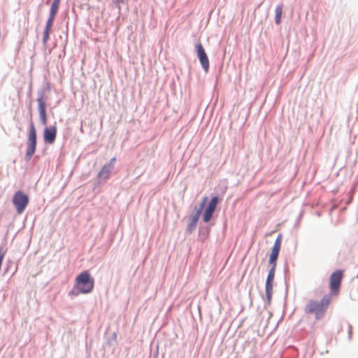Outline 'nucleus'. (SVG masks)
Returning a JSON list of instances; mask_svg holds the SVG:
<instances>
[{"mask_svg":"<svg viewBox=\"0 0 358 358\" xmlns=\"http://www.w3.org/2000/svg\"><path fill=\"white\" fill-rule=\"evenodd\" d=\"M221 199L217 194H215L208 199V196H204L199 206L195 205L194 209L195 213L189 217V222L186 228V233L191 234L195 230L197 223L201 216L202 222L209 223L213 217L218 203Z\"/></svg>","mask_w":358,"mask_h":358,"instance_id":"nucleus-1","label":"nucleus"},{"mask_svg":"<svg viewBox=\"0 0 358 358\" xmlns=\"http://www.w3.org/2000/svg\"><path fill=\"white\" fill-rule=\"evenodd\" d=\"M94 287V279L87 270L80 272L75 279L73 287L69 292V296L91 293Z\"/></svg>","mask_w":358,"mask_h":358,"instance_id":"nucleus-2","label":"nucleus"},{"mask_svg":"<svg viewBox=\"0 0 358 358\" xmlns=\"http://www.w3.org/2000/svg\"><path fill=\"white\" fill-rule=\"evenodd\" d=\"M331 302V296L325 294L320 301L310 300L305 306L304 311L306 314H315V320H321Z\"/></svg>","mask_w":358,"mask_h":358,"instance_id":"nucleus-3","label":"nucleus"},{"mask_svg":"<svg viewBox=\"0 0 358 358\" xmlns=\"http://www.w3.org/2000/svg\"><path fill=\"white\" fill-rule=\"evenodd\" d=\"M37 146V133L36 127L32 121V119H30L29 131L27 135V150L24 155V161L26 162H29L31 161L32 157L36 150Z\"/></svg>","mask_w":358,"mask_h":358,"instance_id":"nucleus-4","label":"nucleus"},{"mask_svg":"<svg viewBox=\"0 0 358 358\" xmlns=\"http://www.w3.org/2000/svg\"><path fill=\"white\" fill-rule=\"evenodd\" d=\"M29 202V196L23 191L18 190L15 192L13 196V203L18 214H21L24 212Z\"/></svg>","mask_w":358,"mask_h":358,"instance_id":"nucleus-5","label":"nucleus"},{"mask_svg":"<svg viewBox=\"0 0 358 358\" xmlns=\"http://www.w3.org/2000/svg\"><path fill=\"white\" fill-rule=\"evenodd\" d=\"M343 277V271L337 269L329 277V289L331 295H337L339 293L341 281Z\"/></svg>","mask_w":358,"mask_h":358,"instance_id":"nucleus-6","label":"nucleus"},{"mask_svg":"<svg viewBox=\"0 0 358 358\" xmlns=\"http://www.w3.org/2000/svg\"><path fill=\"white\" fill-rule=\"evenodd\" d=\"M194 50L201 68L206 73L208 72L210 68L208 57L201 42H198L195 44Z\"/></svg>","mask_w":358,"mask_h":358,"instance_id":"nucleus-7","label":"nucleus"},{"mask_svg":"<svg viewBox=\"0 0 358 358\" xmlns=\"http://www.w3.org/2000/svg\"><path fill=\"white\" fill-rule=\"evenodd\" d=\"M275 273V270L269 269L266 277L265 283V295L266 299L264 304L265 308L269 306L271 303Z\"/></svg>","mask_w":358,"mask_h":358,"instance_id":"nucleus-8","label":"nucleus"},{"mask_svg":"<svg viewBox=\"0 0 358 358\" xmlns=\"http://www.w3.org/2000/svg\"><path fill=\"white\" fill-rule=\"evenodd\" d=\"M57 129L55 124L45 127L43 129V138L45 143L53 144L57 138Z\"/></svg>","mask_w":358,"mask_h":358,"instance_id":"nucleus-9","label":"nucleus"},{"mask_svg":"<svg viewBox=\"0 0 358 358\" xmlns=\"http://www.w3.org/2000/svg\"><path fill=\"white\" fill-rule=\"evenodd\" d=\"M113 169L104 164L99 171L95 181V185H101L110 178Z\"/></svg>","mask_w":358,"mask_h":358,"instance_id":"nucleus-10","label":"nucleus"},{"mask_svg":"<svg viewBox=\"0 0 358 358\" xmlns=\"http://www.w3.org/2000/svg\"><path fill=\"white\" fill-rule=\"evenodd\" d=\"M207 224H208L206 226L200 225L199 228V236L202 241H204L208 238L211 226L213 225V223L210 222Z\"/></svg>","mask_w":358,"mask_h":358,"instance_id":"nucleus-11","label":"nucleus"},{"mask_svg":"<svg viewBox=\"0 0 358 358\" xmlns=\"http://www.w3.org/2000/svg\"><path fill=\"white\" fill-rule=\"evenodd\" d=\"M36 101L38 112L47 111L46 98L43 96L42 92L38 96Z\"/></svg>","mask_w":358,"mask_h":358,"instance_id":"nucleus-12","label":"nucleus"},{"mask_svg":"<svg viewBox=\"0 0 358 358\" xmlns=\"http://www.w3.org/2000/svg\"><path fill=\"white\" fill-rule=\"evenodd\" d=\"M282 3H279L276 6L275 9V23L276 24H280L282 22Z\"/></svg>","mask_w":358,"mask_h":358,"instance_id":"nucleus-13","label":"nucleus"},{"mask_svg":"<svg viewBox=\"0 0 358 358\" xmlns=\"http://www.w3.org/2000/svg\"><path fill=\"white\" fill-rule=\"evenodd\" d=\"M51 90V87H50V84L49 82H46L44 83V85L41 87L38 91H37V96H39L40 95V93H43V96H45V94L47 92H49Z\"/></svg>","mask_w":358,"mask_h":358,"instance_id":"nucleus-14","label":"nucleus"},{"mask_svg":"<svg viewBox=\"0 0 358 358\" xmlns=\"http://www.w3.org/2000/svg\"><path fill=\"white\" fill-rule=\"evenodd\" d=\"M61 0H53L51 3L50 13L57 14Z\"/></svg>","mask_w":358,"mask_h":358,"instance_id":"nucleus-15","label":"nucleus"},{"mask_svg":"<svg viewBox=\"0 0 358 358\" xmlns=\"http://www.w3.org/2000/svg\"><path fill=\"white\" fill-rule=\"evenodd\" d=\"M280 248H281L280 246H278L277 245H273L271 248V252L269 256H271L272 257H273L278 258Z\"/></svg>","mask_w":358,"mask_h":358,"instance_id":"nucleus-16","label":"nucleus"},{"mask_svg":"<svg viewBox=\"0 0 358 358\" xmlns=\"http://www.w3.org/2000/svg\"><path fill=\"white\" fill-rule=\"evenodd\" d=\"M40 122L43 125H46L48 122L47 111L38 112Z\"/></svg>","mask_w":358,"mask_h":358,"instance_id":"nucleus-17","label":"nucleus"},{"mask_svg":"<svg viewBox=\"0 0 358 358\" xmlns=\"http://www.w3.org/2000/svg\"><path fill=\"white\" fill-rule=\"evenodd\" d=\"M56 15H57V14L52 13L49 12V16H48V20L46 21L45 24L52 27V26L54 24V22H55Z\"/></svg>","mask_w":358,"mask_h":358,"instance_id":"nucleus-18","label":"nucleus"},{"mask_svg":"<svg viewBox=\"0 0 358 358\" xmlns=\"http://www.w3.org/2000/svg\"><path fill=\"white\" fill-rule=\"evenodd\" d=\"M278 258L269 256L268 264L271 266L270 269L275 270Z\"/></svg>","mask_w":358,"mask_h":358,"instance_id":"nucleus-19","label":"nucleus"},{"mask_svg":"<svg viewBox=\"0 0 358 358\" xmlns=\"http://www.w3.org/2000/svg\"><path fill=\"white\" fill-rule=\"evenodd\" d=\"M128 1V0H113L112 3L115 5V6L118 9L119 13L121 10L120 4H124Z\"/></svg>","mask_w":358,"mask_h":358,"instance_id":"nucleus-20","label":"nucleus"},{"mask_svg":"<svg viewBox=\"0 0 358 358\" xmlns=\"http://www.w3.org/2000/svg\"><path fill=\"white\" fill-rule=\"evenodd\" d=\"M50 35H49V34H43L42 43H43V46L44 49L47 48V43H48V40L50 39Z\"/></svg>","mask_w":358,"mask_h":358,"instance_id":"nucleus-21","label":"nucleus"},{"mask_svg":"<svg viewBox=\"0 0 358 358\" xmlns=\"http://www.w3.org/2000/svg\"><path fill=\"white\" fill-rule=\"evenodd\" d=\"M6 250L3 249V247H0V268L2 266L4 256L6 255Z\"/></svg>","mask_w":358,"mask_h":358,"instance_id":"nucleus-22","label":"nucleus"},{"mask_svg":"<svg viewBox=\"0 0 358 358\" xmlns=\"http://www.w3.org/2000/svg\"><path fill=\"white\" fill-rule=\"evenodd\" d=\"M282 235L281 234H279L275 240V242L273 243V245H277L278 246H280L281 247V243H282Z\"/></svg>","mask_w":358,"mask_h":358,"instance_id":"nucleus-23","label":"nucleus"},{"mask_svg":"<svg viewBox=\"0 0 358 358\" xmlns=\"http://www.w3.org/2000/svg\"><path fill=\"white\" fill-rule=\"evenodd\" d=\"M348 339L350 341L352 339V326L350 323H348Z\"/></svg>","mask_w":358,"mask_h":358,"instance_id":"nucleus-24","label":"nucleus"},{"mask_svg":"<svg viewBox=\"0 0 358 358\" xmlns=\"http://www.w3.org/2000/svg\"><path fill=\"white\" fill-rule=\"evenodd\" d=\"M115 161H116V158L112 157L110 159V161L105 164L113 169H114V163L115 162Z\"/></svg>","mask_w":358,"mask_h":358,"instance_id":"nucleus-25","label":"nucleus"},{"mask_svg":"<svg viewBox=\"0 0 358 358\" xmlns=\"http://www.w3.org/2000/svg\"><path fill=\"white\" fill-rule=\"evenodd\" d=\"M52 28L50 26H48V25H45V28H44V30H43V33L44 34H49L50 35L51 32H52Z\"/></svg>","mask_w":358,"mask_h":358,"instance_id":"nucleus-26","label":"nucleus"},{"mask_svg":"<svg viewBox=\"0 0 358 358\" xmlns=\"http://www.w3.org/2000/svg\"><path fill=\"white\" fill-rule=\"evenodd\" d=\"M32 91V83L31 82L27 91V96L31 97Z\"/></svg>","mask_w":358,"mask_h":358,"instance_id":"nucleus-27","label":"nucleus"},{"mask_svg":"<svg viewBox=\"0 0 358 358\" xmlns=\"http://www.w3.org/2000/svg\"><path fill=\"white\" fill-rule=\"evenodd\" d=\"M117 340V334L115 332L113 333L112 336L110 338V340L108 341L109 344L110 345L111 341H116Z\"/></svg>","mask_w":358,"mask_h":358,"instance_id":"nucleus-28","label":"nucleus"},{"mask_svg":"<svg viewBox=\"0 0 358 358\" xmlns=\"http://www.w3.org/2000/svg\"><path fill=\"white\" fill-rule=\"evenodd\" d=\"M65 54H66V48L64 46V49H63V51H62V53L59 55V57L61 58L62 56L64 57Z\"/></svg>","mask_w":358,"mask_h":358,"instance_id":"nucleus-29","label":"nucleus"},{"mask_svg":"<svg viewBox=\"0 0 358 358\" xmlns=\"http://www.w3.org/2000/svg\"><path fill=\"white\" fill-rule=\"evenodd\" d=\"M8 270V266H7V267L5 268V272H7Z\"/></svg>","mask_w":358,"mask_h":358,"instance_id":"nucleus-30","label":"nucleus"},{"mask_svg":"<svg viewBox=\"0 0 358 358\" xmlns=\"http://www.w3.org/2000/svg\"><path fill=\"white\" fill-rule=\"evenodd\" d=\"M249 358H255V357H249Z\"/></svg>","mask_w":358,"mask_h":358,"instance_id":"nucleus-31","label":"nucleus"}]
</instances>
